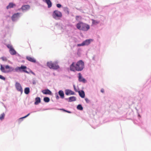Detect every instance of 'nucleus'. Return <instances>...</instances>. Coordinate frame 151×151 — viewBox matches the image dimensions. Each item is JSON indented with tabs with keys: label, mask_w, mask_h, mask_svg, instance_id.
I'll return each mask as SVG.
<instances>
[{
	"label": "nucleus",
	"mask_w": 151,
	"mask_h": 151,
	"mask_svg": "<svg viewBox=\"0 0 151 151\" xmlns=\"http://www.w3.org/2000/svg\"><path fill=\"white\" fill-rule=\"evenodd\" d=\"M4 58H3V57H2V58H1L3 60H4Z\"/></svg>",
	"instance_id": "42"
},
{
	"label": "nucleus",
	"mask_w": 151,
	"mask_h": 151,
	"mask_svg": "<svg viewBox=\"0 0 151 151\" xmlns=\"http://www.w3.org/2000/svg\"><path fill=\"white\" fill-rule=\"evenodd\" d=\"M56 98L57 99H59V97L57 94H56L55 95Z\"/></svg>",
	"instance_id": "35"
},
{
	"label": "nucleus",
	"mask_w": 151,
	"mask_h": 151,
	"mask_svg": "<svg viewBox=\"0 0 151 151\" xmlns=\"http://www.w3.org/2000/svg\"><path fill=\"white\" fill-rule=\"evenodd\" d=\"M30 9V6L29 5H25L23 6L21 8V10L23 12H25Z\"/></svg>",
	"instance_id": "8"
},
{
	"label": "nucleus",
	"mask_w": 151,
	"mask_h": 151,
	"mask_svg": "<svg viewBox=\"0 0 151 151\" xmlns=\"http://www.w3.org/2000/svg\"><path fill=\"white\" fill-rule=\"evenodd\" d=\"M59 61L57 60L52 62V61L48 62H47V66H59L58 64Z\"/></svg>",
	"instance_id": "6"
},
{
	"label": "nucleus",
	"mask_w": 151,
	"mask_h": 151,
	"mask_svg": "<svg viewBox=\"0 0 151 151\" xmlns=\"http://www.w3.org/2000/svg\"><path fill=\"white\" fill-rule=\"evenodd\" d=\"M101 91L102 93H104V89L103 88H102L101 90Z\"/></svg>",
	"instance_id": "37"
},
{
	"label": "nucleus",
	"mask_w": 151,
	"mask_h": 151,
	"mask_svg": "<svg viewBox=\"0 0 151 151\" xmlns=\"http://www.w3.org/2000/svg\"><path fill=\"white\" fill-rule=\"evenodd\" d=\"M58 93L60 97L62 99H63L64 97V94L63 91L60 90L58 92Z\"/></svg>",
	"instance_id": "19"
},
{
	"label": "nucleus",
	"mask_w": 151,
	"mask_h": 151,
	"mask_svg": "<svg viewBox=\"0 0 151 151\" xmlns=\"http://www.w3.org/2000/svg\"><path fill=\"white\" fill-rule=\"evenodd\" d=\"M4 116L5 114L4 113H3L1 114L0 115V119L1 120H2L3 119H4Z\"/></svg>",
	"instance_id": "25"
},
{
	"label": "nucleus",
	"mask_w": 151,
	"mask_h": 151,
	"mask_svg": "<svg viewBox=\"0 0 151 151\" xmlns=\"http://www.w3.org/2000/svg\"><path fill=\"white\" fill-rule=\"evenodd\" d=\"M6 46L9 49V52L11 55H14L16 54V51L14 50L12 45L8 44L6 45Z\"/></svg>",
	"instance_id": "5"
},
{
	"label": "nucleus",
	"mask_w": 151,
	"mask_h": 151,
	"mask_svg": "<svg viewBox=\"0 0 151 151\" xmlns=\"http://www.w3.org/2000/svg\"><path fill=\"white\" fill-rule=\"evenodd\" d=\"M75 63L74 62H73L70 66H75Z\"/></svg>",
	"instance_id": "34"
},
{
	"label": "nucleus",
	"mask_w": 151,
	"mask_h": 151,
	"mask_svg": "<svg viewBox=\"0 0 151 151\" xmlns=\"http://www.w3.org/2000/svg\"><path fill=\"white\" fill-rule=\"evenodd\" d=\"M35 105H37L38 104L40 103L41 101L40 99V97H37L35 98Z\"/></svg>",
	"instance_id": "20"
},
{
	"label": "nucleus",
	"mask_w": 151,
	"mask_h": 151,
	"mask_svg": "<svg viewBox=\"0 0 151 151\" xmlns=\"http://www.w3.org/2000/svg\"><path fill=\"white\" fill-rule=\"evenodd\" d=\"M18 13L15 14H14L12 17V19L13 21H14L18 19Z\"/></svg>",
	"instance_id": "16"
},
{
	"label": "nucleus",
	"mask_w": 151,
	"mask_h": 151,
	"mask_svg": "<svg viewBox=\"0 0 151 151\" xmlns=\"http://www.w3.org/2000/svg\"><path fill=\"white\" fill-rule=\"evenodd\" d=\"M16 6L15 4L12 3H10L9 5L6 6V9H8L12 8H13Z\"/></svg>",
	"instance_id": "18"
},
{
	"label": "nucleus",
	"mask_w": 151,
	"mask_h": 151,
	"mask_svg": "<svg viewBox=\"0 0 151 151\" xmlns=\"http://www.w3.org/2000/svg\"><path fill=\"white\" fill-rule=\"evenodd\" d=\"M91 21H92V24H93L96 25L99 22V21L93 19H92Z\"/></svg>",
	"instance_id": "23"
},
{
	"label": "nucleus",
	"mask_w": 151,
	"mask_h": 151,
	"mask_svg": "<svg viewBox=\"0 0 151 151\" xmlns=\"http://www.w3.org/2000/svg\"><path fill=\"white\" fill-rule=\"evenodd\" d=\"M19 91H21V93H22V88L19 89Z\"/></svg>",
	"instance_id": "40"
},
{
	"label": "nucleus",
	"mask_w": 151,
	"mask_h": 151,
	"mask_svg": "<svg viewBox=\"0 0 151 151\" xmlns=\"http://www.w3.org/2000/svg\"><path fill=\"white\" fill-rule=\"evenodd\" d=\"M93 41L91 39H89L86 40L84 41L81 43L77 44V47L83 46L85 45H88Z\"/></svg>",
	"instance_id": "4"
},
{
	"label": "nucleus",
	"mask_w": 151,
	"mask_h": 151,
	"mask_svg": "<svg viewBox=\"0 0 151 151\" xmlns=\"http://www.w3.org/2000/svg\"><path fill=\"white\" fill-rule=\"evenodd\" d=\"M56 6H57V7L58 8H60L62 6L61 5L59 4H57L56 5Z\"/></svg>",
	"instance_id": "33"
},
{
	"label": "nucleus",
	"mask_w": 151,
	"mask_h": 151,
	"mask_svg": "<svg viewBox=\"0 0 151 151\" xmlns=\"http://www.w3.org/2000/svg\"><path fill=\"white\" fill-rule=\"evenodd\" d=\"M85 100L86 102L88 103L89 102V100L87 98H86L85 99Z\"/></svg>",
	"instance_id": "38"
},
{
	"label": "nucleus",
	"mask_w": 151,
	"mask_h": 151,
	"mask_svg": "<svg viewBox=\"0 0 151 151\" xmlns=\"http://www.w3.org/2000/svg\"><path fill=\"white\" fill-rule=\"evenodd\" d=\"M42 92L43 94H49L51 95L52 94L51 92L48 89L43 90Z\"/></svg>",
	"instance_id": "14"
},
{
	"label": "nucleus",
	"mask_w": 151,
	"mask_h": 151,
	"mask_svg": "<svg viewBox=\"0 0 151 151\" xmlns=\"http://www.w3.org/2000/svg\"><path fill=\"white\" fill-rule=\"evenodd\" d=\"M29 114H28L26 116H25L23 117H22V118H20V119H22L23 118H26V117H27L28 116H29Z\"/></svg>",
	"instance_id": "36"
},
{
	"label": "nucleus",
	"mask_w": 151,
	"mask_h": 151,
	"mask_svg": "<svg viewBox=\"0 0 151 151\" xmlns=\"http://www.w3.org/2000/svg\"><path fill=\"white\" fill-rule=\"evenodd\" d=\"M60 110H62L64 111H65V112H67V113H70L71 112L70 111H67V110H66L63 109H60Z\"/></svg>",
	"instance_id": "30"
},
{
	"label": "nucleus",
	"mask_w": 151,
	"mask_h": 151,
	"mask_svg": "<svg viewBox=\"0 0 151 151\" xmlns=\"http://www.w3.org/2000/svg\"><path fill=\"white\" fill-rule=\"evenodd\" d=\"M0 79L4 81L5 80V78L1 75H0Z\"/></svg>",
	"instance_id": "31"
},
{
	"label": "nucleus",
	"mask_w": 151,
	"mask_h": 151,
	"mask_svg": "<svg viewBox=\"0 0 151 151\" xmlns=\"http://www.w3.org/2000/svg\"><path fill=\"white\" fill-rule=\"evenodd\" d=\"M50 68V69H57L59 67H49Z\"/></svg>",
	"instance_id": "32"
},
{
	"label": "nucleus",
	"mask_w": 151,
	"mask_h": 151,
	"mask_svg": "<svg viewBox=\"0 0 151 151\" xmlns=\"http://www.w3.org/2000/svg\"><path fill=\"white\" fill-rule=\"evenodd\" d=\"M65 94L67 95H75V93L70 90H66L65 91Z\"/></svg>",
	"instance_id": "10"
},
{
	"label": "nucleus",
	"mask_w": 151,
	"mask_h": 151,
	"mask_svg": "<svg viewBox=\"0 0 151 151\" xmlns=\"http://www.w3.org/2000/svg\"><path fill=\"white\" fill-rule=\"evenodd\" d=\"M24 93L26 94H28L30 92V89L29 87H26L24 90Z\"/></svg>",
	"instance_id": "22"
},
{
	"label": "nucleus",
	"mask_w": 151,
	"mask_h": 151,
	"mask_svg": "<svg viewBox=\"0 0 151 151\" xmlns=\"http://www.w3.org/2000/svg\"><path fill=\"white\" fill-rule=\"evenodd\" d=\"M53 17L55 19H58L62 16V13L57 10L53 11L52 14Z\"/></svg>",
	"instance_id": "2"
},
{
	"label": "nucleus",
	"mask_w": 151,
	"mask_h": 151,
	"mask_svg": "<svg viewBox=\"0 0 151 151\" xmlns=\"http://www.w3.org/2000/svg\"><path fill=\"white\" fill-rule=\"evenodd\" d=\"M76 27L78 29L84 31H87L90 28L89 25L82 22L78 23L77 24Z\"/></svg>",
	"instance_id": "1"
},
{
	"label": "nucleus",
	"mask_w": 151,
	"mask_h": 151,
	"mask_svg": "<svg viewBox=\"0 0 151 151\" xmlns=\"http://www.w3.org/2000/svg\"><path fill=\"white\" fill-rule=\"evenodd\" d=\"M79 96L82 98H84L85 97V94L84 91H78Z\"/></svg>",
	"instance_id": "17"
},
{
	"label": "nucleus",
	"mask_w": 151,
	"mask_h": 151,
	"mask_svg": "<svg viewBox=\"0 0 151 151\" xmlns=\"http://www.w3.org/2000/svg\"><path fill=\"white\" fill-rule=\"evenodd\" d=\"M83 69V67H70V70L73 71H81Z\"/></svg>",
	"instance_id": "7"
},
{
	"label": "nucleus",
	"mask_w": 151,
	"mask_h": 151,
	"mask_svg": "<svg viewBox=\"0 0 151 151\" xmlns=\"http://www.w3.org/2000/svg\"><path fill=\"white\" fill-rule=\"evenodd\" d=\"M74 90H75V91H76V92H78V91L77 90V89L76 88L75 86H74Z\"/></svg>",
	"instance_id": "39"
},
{
	"label": "nucleus",
	"mask_w": 151,
	"mask_h": 151,
	"mask_svg": "<svg viewBox=\"0 0 151 151\" xmlns=\"http://www.w3.org/2000/svg\"><path fill=\"white\" fill-rule=\"evenodd\" d=\"M81 18V17L80 16H77L76 17V20L79 21L80 20Z\"/></svg>",
	"instance_id": "27"
},
{
	"label": "nucleus",
	"mask_w": 151,
	"mask_h": 151,
	"mask_svg": "<svg viewBox=\"0 0 151 151\" xmlns=\"http://www.w3.org/2000/svg\"><path fill=\"white\" fill-rule=\"evenodd\" d=\"M20 69H23V71L27 73H31L34 75H35L34 73L29 70H28V71L27 70L26 67H19V70Z\"/></svg>",
	"instance_id": "9"
},
{
	"label": "nucleus",
	"mask_w": 151,
	"mask_h": 151,
	"mask_svg": "<svg viewBox=\"0 0 151 151\" xmlns=\"http://www.w3.org/2000/svg\"><path fill=\"white\" fill-rule=\"evenodd\" d=\"M43 2L46 3L47 5L48 8H50L52 6V3L50 0H42Z\"/></svg>",
	"instance_id": "11"
},
{
	"label": "nucleus",
	"mask_w": 151,
	"mask_h": 151,
	"mask_svg": "<svg viewBox=\"0 0 151 151\" xmlns=\"http://www.w3.org/2000/svg\"><path fill=\"white\" fill-rule=\"evenodd\" d=\"M94 58H95V56H94L93 57V60H95Z\"/></svg>",
	"instance_id": "41"
},
{
	"label": "nucleus",
	"mask_w": 151,
	"mask_h": 151,
	"mask_svg": "<svg viewBox=\"0 0 151 151\" xmlns=\"http://www.w3.org/2000/svg\"><path fill=\"white\" fill-rule=\"evenodd\" d=\"M78 74L79 75L78 77V80L79 81L82 82L83 83H85L86 82L85 79L82 77L80 73H79Z\"/></svg>",
	"instance_id": "13"
},
{
	"label": "nucleus",
	"mask_w": 151,
	"mask_h": 151,
	"mask_svg": "<svg viewBox=\"0 0 151 151\" xmlns=\"http://www.w3.org/2000/svg\"><path fill=\"white\" fill-rule=\"evenodd\" d=\"M84 66V63L82 60H79L76 64V66Z\"/></svg>",
	"instance_id": "15"
},
{
	"label": "nucleus",
	"mask_w": 151,
	"mask_h": 151,
	"mask_svg": "<svg viewBox=\"0 0 151 151\" xmlns=\"http://www.w3.org/2000/svg\"><path fill=\"white\" fill-rule=\"evenodd\" d=\"M50 99L47 97H45L44 98V101L45 102H48L50 101Z\"/></svg>",
	"instance_id": "24"
},
{
	"label": "nucleus",
	"mask_w": 151,
	"mask_h": 151,
	"mask_svg": "<svg viewBox=\"0 0 151 151\" xmlns=\"http://www.w3.org/2000/svg\"><path fill=\"white\" fill-rule=\"evenodd\" d=\"M21 66H24V65H21Z\"/></svg>",
	"instance_id": "43"
},
{
	"label": "nucleus",
	"mask_w": 151,
	"mask_h": 151,
	"mask_svg": "<svg viewBox=\"0 0 151 151\" xmlns=\"http://www.w3.org/2000/svg\"><path fill=\"white\" fill-rule=\"evenodd\" d=\"M1 70L2 72L6 73L12 71L13 69L11 67H1Z\"/></svg>",
	"instance_id": "3"
},
{
	"label": "nucleus",
	"mask_w": 151,
	"mask_h": 151,
	"mask_svg": "<svg viewBox=\"0 0 151 151\" xmlns=\"http://www.w3.org/2000/svg\"><path fill=\"white\" fill-rule=\"evenodd\" d=\"M64 10L65 12H67L68 14L69 13V11L67 7H65L64 8Z\"/></svg>",
	"instance_id": "28"
},
{
	"label": "nucleus",
	"mask_w": 151,
	"mask_h": 151,
	"mask_svg": "<svg viewBox=\"0 0 151 151\" xmlns=\"http://www.w3.org/2000/svg\"><path fill=\"white\" fill-rule=\"evenodd\" d=\"M26 59L27 60L33 63H35L36 62V60L35 59L29 56H27L26 57Z\"/></svg>",
	"instance_id": "12"
},
{
	"label": "nucleus",
	"mask_w": 151,
	"mask_h": 151,
	"mask_svg": "<svg viewBox=\"0 0 151 151\" xmlns=\"http://www.w3.org/2000/svg\"><path fill=\"white\" fill-rule=\"evenodd\" d=\"M15 86L17 89L18 91H19V83H18L17 82L16 83Z\"/></svg>",
	"instance_id": "29"
},
{
	"label": "nucleus",
	"mask_w": 151,
	"mask_h": 151,
	"mask_svg": "<svg viewBox=\"0 0 151 151\" xmlns=\"http://www.w3.org/2000/svg\"><path fill=\"white\" fill-rule=\"evenodd\" d=\"M68 100V101L69 102L75 101L76 100V97L73 96H71L69 98Z\"/></svg>",
	"instance_id": "21"
},
{
	"label": "nucleus",
	"mask_w": 151,
	"mask_h": 151,
	"mask_svg": "<svg viewBox=\"0 0 151 151\" xmlns=\"http://www.w3.org/2000/svg\"><path fill=\"white\" fill-rule=\"evenodd\" d=\"M77 109L80 110H82L83 108L81 105L79 104L77 106Z\"/></svg>",
	"instance_id": "26"
}]
</instances>
